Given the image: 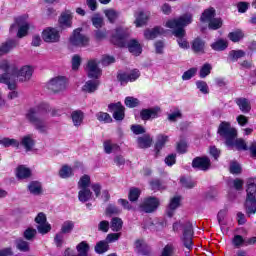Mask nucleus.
Instances as JSON below:
<instances>
[{
    "instance_id": "obj_1",
    "label": "nucleus",
    "mask_w": 256,
    "mask_h": 256,
    "mask_svg": "<svg viewBox=\"0 0 256 256\" xmlns=\"http://www.w3.org/2000/svg\"><path fill=\"white\" fill-rule=\"evenodd\" d=\"M49 113H51L52 117H59L61 115V110L51 108L48 103L42 102L28 110L26 119L33 125L38 133L45 134L49 131V126L47 124Z\"/></svg>"
},
{
    "instance_id": "obj_2",
    "label": "nucleus",
    "mask_w": 256,
    "mask_h": 256,
    "mask_svg": "<svg viewBox=\"0 0 256 256\" xmlns=\"http://www.w3.org/2000/svg\"><path fill=\"white\" fill-rule=\"evenodd\" d=\"M33 77V67L23 66L20 70L15 67H11L7 60L0 61V83L7 85L10 91L17 89L15 79L25 82L29 81Z\"/></svg>"
},
{
    "instance_id": "obj_3",
    "label": "nucleus",
    "mask_w": 256,
    "mask_h": 256,
    "mask_svg": "<svg viewBox=\"0 0 256 256\" xmlns=\"http://www.w3.org/2000/svg\"><path fill=\"white\" fill-rule=\"evenodd\" d=\"M193 23V15L184 14L178 19L168 20L165 27L174 29L173 35L177 37V43L181 49H189V42L185 39V28Z\"/></svg>"
},
{
    "instance_id": "obj_4",
    "label": "nucleus",
    "mask_w": 256,
    "mask_h": 256,
    "mask_svg": "<svg viewBox=\"0 0 256 256\" xmlns=\"http://www.w3.org/2000/svg\"><path fill=\"white\" fill-rule=\"evenodd\" d=\"M182 229L181 241L188 251L193 249V224L189 221H179L173 224V231Z\"/></svg>"
},
{
    "instance_id": "obj_5",
    "label": "nucleus",
    "mask_w": 256,
    "mask_h": 256,
    "mask_svg": "<svg viewBox=\"0 0 256 256\" xmlns=\"http://www.w3.org/2000/svg\"><path fill=\"white\" fill-rule=\"evenodd\" d=\"M246 201L245 209L248 215H255L256 213V180L250 178L247 180V189H246Z\"/></svg>"
},
{
    "instance_id": "obj_6",
    "label": "nucleus",
    "mask_w": 256,
    "mask_h": 256,
    "mask_svg": "<svg viewBox=\"0 0 256 256\" xmlns=\"http://www.w3.org/2000/svg\"><path fill=\"white\" fill-rule=\"evenodd\" d=\"M218 135L225 139L227 147H233L235 139H237V129L232 127L229 122H222L218 127Z\"/></svg>"
},
{
    "instance_id": "obj_7",
    "label": "nucleus",
    "mask_w": 256,
    "mask_h": 256,
    "mask_svg": "<svg viewBox=\"0 0 256 256\" xmlns=\"http://www.w3.org/2000/svg\"><path fill=\"white\" fill-rule=\"evenodd\" d=\"M47 87L53 93H63L67 89V79L63 76H56L47 83Z\"/></svg>"
},
{
    "instance_id": "obj_8",
    "label": "nucleus",
    "mask_w": 256,
    "mask_h": 256,
    "mask_svg": "<svg viewBox=\"0 0 256 256\" xmlns=\"http://www.w3.org/2000/svg\"><path fill=\"white\" fill-rule=\"evenodd\" d=\"M70 44L73 47H88L89 37L81 33V28H77L73 31L72 37H70Z\"/></svg>"
},
{
    "instance_id": "obj_9",
    "label": "nucleus",
    "mask_w": 256,
    "mask_h": 256,
    "mask_svg": "<svg viewBox=\"0 0 256 256\" xmlns=\"http://www.w3.org/2000/svg\"><path fill=\"white\" fill-rule=\"evenodd\" d=\"M161 202L157 197H148L140 204V209L144 213H155L156 209H159Z\"/></svg>"
},
{
    "instance_id": "obj_10",
    "label": "nucleus",
    "mask_w": 256,
    "mask_h": 256,
    "mask_svg": "<svg viewBox=\"0 0 256 256\" xmlns=\"http://www.w3.org/2000/svg\"><path fill=\"white\" fill-rule=\"evenodd\" d=\"M139 77H141V72H139L137 69H134L130 72H119L117 75V79L121 85L133 83V81H137Z\"/></svg>"
},
{
    "instance_id": "obj_11",
    "label": "nucleus",
    "mask_w": 256,
    "mask_h": 256,
    "mask_svg": "<svg viewBox=\"0 0 256 256\" xmlns=\"http://www.w3.org/2000/svg\"><path fill=\"white\" fill-rule=\"evenodd\" d=\"M100 63L101 62L97 59H91L88 61L86 72L90 79H99V77H101V68H99Z\"/></svg>"
},
{
    "instance_id": "obj_12",
    "label": "nucleus",
    "mask_w": 256,
    "mask_h": 256,
    "mask_svg": "<svg viewBox=\"0 0 256 256\" xmlns=\"http://www.w3.org/2000/svg\"><path fill=\"white\" fill-rule=\"evenodd\" d=\"M35 223H37V229L41 235H46V233H49V231H51V224L47 222V216L45 215V213H38L35 218Z\"/></svg>"
},
{
    "instance_id": "obj_13",
    "label": "nucleus",
    "mask_w": 256,
    "mask_h": 256,
    "mask_svg": "<svg viewBox=\"0 0 256 256\" xmlns=\"http://www.w3.org/2000/svg\"><path fill=\"white\" fill-rule=\"evenodd\" d=\"M42 39L45 43H59L61 35L56 28L48 27L42 31Z\"/></svg>"
},
{
    "instance_id": "obj_14",
    "label": "nucleus",
    "mask_w": 256,
    "mask_h": 256,
    "mask_svg": "<svg viewBox=\"0 0 256 256\" xmlns=\"http://www.w3.org/2000/svg\"><path fill=\"white\" fill-rule=\"evenodd\" d=\"M192 167L198 171H209L211 169V160L208 157H196L192 161Z\"/></svg>"
},
{
    "instance_id": "obj_15",
    "label": "nucleus",
    "mask_w": 256,
    "mask_h": 256,
    "mask_svg": "<svg viewBox=\"0 0 256 256\" xmlns=\"http://www.w3.org/2000/svg\"><path fill=\"white\" fill-rule=\"evenodd\" d=\"M108 109L113 112V118L116 121H123L125 119V107L121 105V102L109 104Z\"/></svg>"
},
{
    "instance_id": "obj_16",
    "label": "nucleus",
    "mask_w": 256,
    "mask_h": 256,
    "mask_svg": "<svg viewBox=\"0 0 256 256\" xmlns=\"http://www.w3.org/2000/svg\"><path fill=\"white\" fill-rule=\"evenodd\" d=\"M159 113H161V108L156 106L150 109H143L140 112V117L143 121H149V119H157V117H159Z\"/></svg>"
},
{
    "instance_id": "obj_17",
    "label": "nucleus",
    "mask_w": 256,
    "mask_h": 256,
    "mask_svg": "<svg viewBox=\"0 0 256 256\" xmlns=\"http://www.w3.org/2000/svg\"><path fill=\"white\" fill-rule=\"evenodd\" d=\"M161 35H165V29L161 26H156L144 31V37L148 40L157 39V37H161Z\"/></svg>"
},
{
    "instance_id": "obj_18",
    "label": "nucleus",
    "mask_w": 256,
    "mask_h": 256,
    "mask_svg": "<svg viewBox=\"0 0 256 256\" xmlns=\"http://www.w3.org/2000/svg\"><path fill=\"white\" fill-rule=\"evenodd\" d=\"M179 205H181V197L176 196L172 198L166 210V214L169 217H173V215H175V210L179 207Z\"/></svg>"
},
{
    "instance_id": "obj_19",
    "label": "nucleus",
    "mask_w": 256,
    "mask_h": 256,
    "mask_svg": "<svg viewBox=\"0 0 256 256\" xmlns=\"http://www.w3.org/2000/svg\"><path fill=\"white\" fill-rule=\"evenodd\" d=\"M71 119L74 127H81L83 125V119H85V113L81 110H75L71 113Z\"/></svg>"
},
{
    "instance_id": "obj_20",
    "label": "nucleus",
    "mask_w": 256,
    "mask_h": 256,
    "mask_svg": "<svg viewBox=\"0 0 256 256\" xmlns=\"http://www.w3.org/2000/svg\"><path fill=\"white\" fill-rule=\"evenodd\" d=\"M134 17L136 27H143V25H147V21H149V15L143 11L136 12Z\"/></svg>"
},
{
    "instance_id": "obj_21",
    "label": "nucleus",
    "mask_w": 256,
    "mask_h": 256,
    "mask_svg": "<svg viewBox=\"0 0 256 256\" xmlns=\"http://www.w3.org/2000/svg\"><path fill=\"white\" fill-rule=\"evenodd\" d=\"M127 47L128 51H130L132 55L139 56V54L143 51V49L141 48V44H139V41L135 39L128 41Z\"/></svg>"
},
{
    "instance_id": "obj_22",
    "label": "nucleus",
    "mask_w": 256,
    "mask_h": 256,
    "mask_svg": "<svg viewBox=\"0 0 256 256\" xmlns=\"http://www.w3.org/2000/svg\"><path fill=\"white\" fill-rule=\"evenodd\" d=\"M78 199L81 203H87V201H91L93 197V192L89 188H79Z\"/></svg>"
},
{
    "instance_id": "obj_23",
    "label": "nucleus",
    "mask_w": 256,
    "mask_h": 256,
    "mask_svg": "<svg viewBox=\"0 0 256 256\" xmlns=\"http://www.w3.org/2000/svg\"><path fill=\"white\" fill-rule=\"evenodd\" d=\"M235 103L242 113H249V111H251V102H249L247 98H237Z\"/></svg>"
},
{
    "instance_id": "obj_24",
    "label": "nucleus",
    "mask_w": 256,
    "mask_h": 256,
    "mask_svg": "<svg viewBox=\"0 0 256 256\" xmlns=\"http://www.w3.org/2000/svg\"><path fill=\"white\" fill-rule=\"evenodd\" d=\"M73 20V14H71L69 11H66L61 14L59 18V23L61 27H71Z\"/></svg>"
},
{
    "instance_id": "obj_25",
    "label": "nucleus",
    "mask_w": 256,
    "mask_h": 256,
    "mask_svg": "<svg viewBox=\"0 0 256 256\" xmlns=\"http://www.w3.org/2000/svg\"><path fill=\"white\" fill-rule=\"evenodd\" d=\"M97 89H99L98 80H88L82 87V91H85V93H95Z\"/></svg>"
},
{
    "instance_id": "obj_26",
    "label": "nucleus",
    "mask_w": 256,
    "mask_h": 256,
    "mask_svg": "<svg viewBox=\"0 0 256 256\" xmlns=\"http://www.w3.org/2000/svg\"><path fill=\"white\" fill-rule=\"evenodd\" d=\"M17 47V42L15 40H8L3 43L0 47V55H7L9 51Z\"/></svg>"
},
{
    "instance_id": "obj_27",
    "label": "nucleus",
    "mask_w": 256,
    "mask_h": 256,
    "mask_svg": "<svg viewBox=\"0 0 256 256\" xmlns=\"http://www.w3.org/2000/svg\"><path fill=\"white\" fill-rule=\"evenodd\" d=\"M137 141L138 147H140V149H148V147H151L153 143V139H151L149 134L139 137Z\"/></svg>"
},
{
    "instance_id": "obj_28",
    "label": "nucleus",
    "mask_w": 256,
    "mask_h": 256,
    "mask_svg": "<svg viewBox=\"0 0 256 256\" xmlns=\"http://www.w3.org/2000/svg\"><path fill=\"white\" fill-rule=\"evenodd\" d=\"M134 245L137 253H140L141 255H148L150 249L147 243H145V241L136 240Z\"/></svg>"
},
{
    "instance_id": "obj_29",
    "label": "nucleus",
    "mask_w": 256,
    "mask_h": 256,
    "mask_svg": "<svg viewBox=\"0 0 256 256\" xmlns=\"http://www.w3.org/2000/svg\"><path fill=\"white\" fill-rule=\"evenodd\" d=\"M21 145L26 151H31L35 146V140H33V135H26L22 137Z\"/></svg>"
},
{
    "instance_id": "obj_30",
    "label": "nucleus",
    "mask_w": 256,
    "mask_h": 256,
    "mask_svg": "<svg viewBox=\"0 0 256 256\" xmlns=\"http://www.w3.org/2000/svg\"><path fill=\"white\" fill-rule=\"evenodd\" d=\"M214 19H215V10L213 8L206 9L202 13V16L200 17V21H202V23H210Z\"/></svg>"
},
{
    "instance_id": "obj_31",
    "label": "nucleus",
    "mask_w": 256,
    "mask_h": 256,
    "mask_svg": "<svg viewBox=\"0 0 256 256\" xmlns=\"http://www.w3.org/2000/svg\"><path fill=\"white\" fill-rule=\"evenodd\" d=\"M169 141V136L167 135H163V134H159L156 138V144H155V149L157 151V153H159V151H161V149H163L165 147V144Z\"/></svg>"
},
{
    "instance_id": "obj_32",
    "label": "nucleus",
    "mask_w": 256,
    "mask_h": 256,
    "mask_svg": "<svg viewBox=\"0 0 256 256\" xmlns=\"http://www.w3.org/2000/svg\"><path fill=\"white\" fill-rule=\"evenodd\" d=\"M75 229V222L71 220L64 221L61 225L60 233L63 235H69Z\"/></svg>"
},
{
    "instance_id": "obj_33",
    "label": "nucleus",
    "mask_w": 256,
    "mask_h": 256,
    "mask_svg": "<svg viewBox=\"0 0 256 256\" xmlns=\"http://www.w3.org/2000/svg\"><path fill=\"white\" fill-rule=\"evenodd\" d=\"M194 53H205V42L201 38H196L192 43Z\"/></svg>"
},
{
    "instance_id": "obj_34",
    "label": "nucleus",
    "mask_w": 256,
    "mask_h": 256,
    "mask_svg": "<svg viewBox=\"0 0 256 256\" xmlns=\"http://www.w3.org/2000/svg\"><path fill=\"white\" fill-rule=\"evenodd\" d=\"M110 229L116 233L121 231V229H123V220L119 217L112 218L110 222Z\"/></svg>"
},
{
    "instance_id": "obj_35",
    "label": "nucleus",
    "mask_w": 256,
    "mask_h": 256,
    "mask_svg": "<svg viewBox=\"0 0 256 256\" xmlns=\"http://www.w3.org/2000/svg\"><path fill=\"white\" fill-rule=\"evenodd\" d=\"M129 37V29L117 28L115 34H113V39L117 41H123Z\"/></svg>"
},
{
    "instance_id": "obj_36",
    "label": "nucleus",
    "mask_w": 256,
    "mask_h": 256,
    "mask_svg": "<svg viewBox=\"0 0 256 256\" xmlns=\"http://www.w3.org/2000/svg\"><path fill=\"white\" fill-rule=\"evenodd\" d=\"M227 47H229V44L227 43V40H217L216 42L211 44V48L214 51H225V49H227Z\"/></svg>"
},
{
    "instance_id": "obj_37",
    "label": "nucleus",
    "mask_w": 256,
    "mask_h": 256,
    "mask_svg": "<svg viewBox=\"0 0 256 256\" xmlns=\"http://www.w3.org/2000/svg\"><path fill=\"white\" fill-rule=\"evenodd\" d=\"M16 176L18 179H27L31 177V170L25 166H20L17 168Z\"/></svg>"
},
{
    "instance_id": "obj_38",
    "label": "nucleus",
    "mask_w": 256,
    "mask_h": 256,
    "mask_svg": "<svg viewBox=\"0 0 256 256\" xmlns=\"http://www.w3.org/2000/svg\"><path fill=\"white\" fill-rule=\"evenodd\" d=\"M89 187H91V177L85 174L78 181V189H89Z\"/></svg>"
},
{
    "instance_id": "obj_39",
    "label": "nucleus",
    "mask_w": 256,
    "mask_h": 256,
    "mask_svg": "<svg viewBox=\"0 0 256 256\" xmlns=\"http://www.w3.org/2000/svg\"><path fill=\"white\" fill-rule=\"evenodd\" d=\"M59 177H61V179H69V177H73V168L68 165L62 166L59 171Z\"/></svg>"
},
{
    "instance_id": "obj_40",
    "label": "nucleus",
    "mask_w": 256,
    "mask_h": 256,
    "mask_svg": "<svg viewBox=\"0 0 256 256\" xmlns=\"http://www.w3.org/2000/svg\"><path fill=\"white\" fill-rule=\"evenodd\" d=\"M245 51L243 50H232L228 54V58L232 61H239V59H242V57H245Z\"/></svg>"
},
{
    "instance_id": "obj_41",
    "label": "nucleus",
    "mask_w": 256,
    "mask_h": 256,
    "mask_svg": "<svg viewBox=\"0 0 256 256\" xmlns=\"http://www.w3.org/2000/svg\"><path fill=\"white\" fill-rule=\"evenodd\" d=\"M213 69V66L209 63H205L199 71V77L200 79H205V77H208V75H211V71Z\"/></svg>"
},
{
    "instance_id": "obj_42",
    "label": "nucleus",
    "mask_w": 256,
    "mask_h": 256,
    "mask_svg": "<svg viewBox=\"0 0 256 256\" xmlns=\"http://www.w3.org/2000/svg\"><path fill=\"white\" fill-rule=\"evenodd\" d=\"M95 251L99 255H101L102 253H106V251H109V243L107 242V240H102L98 242L95 246Z\"/></svg>"
},
{
    "instance_id": "obj_43",
    "label": "nucleus",
    "mask_w": 256,
    "mask_h": 256,
    "mask_svg": "<svg viewBox=\"0 0 256 256\" xmlns=\"http://www.w3.org/2000/svg\"><path fill=\"white\" fill-rule=\"evenodd\" d=\"M28 189L32 195H41L43 188L39 182H31L28 186Z\"/></svg>"
},
{
    "instance_id": "obj_44",
    "label": "nucleus",
    "mask_w": 256,
    "mask_h": 256,
    "mask_svg": "<svg viewBox=\"0 0 256 256\" xmlns=\"http://www.w3.org/2000/svg\"><path fill=\"white\" fill-rule=\"evenodd\" d=\"M96 119L101 123H113V118L107 112H98L96 114Z\"/></svg>"
},
{
    "instance_id": "obj_45",
    "label": "nucleus",
    "mask_w": 256,
    "mask_h": 256,
    "mask_svg": "<svg viewBox=\"0 0 256 256\" xmlns=\"http://www.w3.org/2000/svg\"><path fill=\"white\" fill-rule=\"evenodd\" d=\"M103 147L105 153H107L108 155H111V153H113L114 150L119 149V145L111 143V140H106L103 143Z\"/></svg>"
},
{
    "instance_id": "obj_46",
    "label": "nucleus",
    "mask_w": 256,
    "mask_h": 256,
    "mask_svg": "<svg viewBox=\"0 0 256 256\" xmlns=\"http://www.w3.org/2000/svg\"><path fill=\"white\" fill-rule=\"evenodd\" d=\"M91 21H92V25L96 29H101V27L105 25V22L103 21V17H101V15L99 14H95L94 16H92Z\"/></svg>"
},
{
    "instance_id": "obj_47",
    "label": "nucleus",
    "mask_w": 256,
    "mask_h": 256,
    "mask_svg": "<svg viewBox=\"0 0 256 256\" xmlns=\"http://www.w3.org/2000/svg\"><path fill=\"white\" fill-rule=\"evenodd\" d=\"M104 13L110 23H115L119 17V12L115 11L114 9L105 10Z\"/></svg>"
},
{
    "instance_id": "obj_48",
    "label": "nucleus",
    "mask_w": 256,
    "mask_h": 256,
    "mask_svg": "<svg viewBox=\"0 0 256 256\" xmlns=\"http://www.w3.org/2000/svg\"><path fill=\"white\" fill-rule=\"evenodd\" d=\"M76 249L80 255L88 256L87 253H89V244H87L85 241H82L76 246Z\"/></svg>"
},
{
    "instance_id": "obj_49",
    "label": "nucleus",
    "mask_w": 256,
    "mask_h": 256,
    "mask_svg": "<svg viewBox=\"0 0 256 256\" xmlns=\"http://www.w3.org/2000/svg\"><path fill=\"white\" fill-rule=\"evenodd\" d=\"M0 145H3V147H19V141L16 139L3 138L0 140Z\"/></svg>"
},
{
    "instance_id": "obj_50",
    "label": "nucleus",
    "mask_w": 256,
    "mask_h": 256,
    "mask_svg": "<svg viewBox=\"0 0 256 256\" xmlns=\"http://www.w3.org/2000/svg\"><path fill=\"white\" fill-rule=\"evenodd\" d=\"M228 37H229L230 41H233V43H238V41L240 39H243L244 34L241 30H236L234 32H230L228 34Z\"/></svg>"
},
{
    "instance_id": "obj_51",
    "label": "nucleus",
    "mask_w": 256,
    "mask_h": 256,
    "mask_svg": "<svg viewBox=\"0 0 256 256\" xmlns=\"http://www.w3.org/2000/svg\"><path fill=\"white\" fill-rule=\"evenodd\" d=\"M208 27L213 31H217V29H221V27H223V20H221V18H214L209 22Z\"/></svg>"
},
{
    "instance_id": "obj_52",
    "label": "nucleus",
    "mask_w": 256,
    "mask_h": 256,
    "mask_svg": "<svg viewBox=\"0 0 256 256\" xmlns=\"http://www.w3.org/2000/svg\"><path fill=\"white\" fill-rule=\"evenodd\" d=\"M196 87L198 90H200L203 95H208L209 93V85H207V82L203 80L196 81Z\"/></svg>"
},
{
    "instance_id": "obj_53",
    "label": "nucleus",
    "mask_w": 256,
    "mask_h": 256,
    "mask_svg": "<svg viewBox=\"0 0 256 256\" xmlns=\"http://www.w3.org/2000/svg\"><path fill=\"white\" fill-rule=\"evenodd\" d=\"M125 105H126V107H129L130 109L139 107V99L128 96L125 99Z\"/></svg>"
},
{
    "instance_id": "obj_54",
    "label": "nucleus",
    "mask_w": 256,
    "mask_h": 256,
    "mask_svg": "<svg viewBox=\"0 0 256 256\" xmlns=\"http://www.w3.org/2000/svg\"><path fill=\"white\" fill-rule=\"evenodd\" d=\"M195 75H197V68H190L189 70L183 73L182 80L189 81L190 79H193Z\"/></svg>"
},
{
    "instance_id": "obj_55",
    "label": "nucleus",
    "mask_w": 256,
    "mask_h": 256,
    "mask_svg": "<svg viewBox=\"0 0 256 256\" xmlns=\"http://www.w3.org/2000/svg\"><path fill=\"white\" fill-rule=\"evenodd\" d=\"M180 183L182 187H185V189H193V187L196 185L195 181H192L191 178L186 177H182L180 179Z\"/></svg>"
},
{
    "instance_id": "obj_56",
    "label": "nucleus",
    "mask_w": 256,
    "mask_h": 256,
    "mask_svg": "<svg viewBox=\"0 0 256 256\" xmlns=\"http://www.w3.org/2000/svg\"><path fill=\"white\" fill-rule=\"evenodd\" d=\"M233 147H236L238 151H247V143H245V140L243 139H234V145Z\"/></svg>"
},
{
    "instance_id": "obj_57",
    "label": "nucleus",
    "mask_w": 256,
    "mask_h": 256,
    "mask_svg": "<svg viewBox=\"0 0 256 256\" xmlns=\"http://www.w3.org/2000/svg\"><path fill=\"white\" fill-rule=\"evenodd\" d=\"M140 195H141V190H139L138 188H131L128 194V198L130 201H137Z\"/></svg>"
},
{
    "instance_id": "obj_58",
    "label": "nucleus",
    "mask_w": 256,
    "mask_h": 256,
    "mask_svg": "<svg viewBox=\"0 0 256 256\" xmlns=\"http://www.w3.org/2000/svg\"><path fill=\"white\" fill-rule=\"evenodd\" d=\"M175 253V247H173L172 244H167L161 252L160 256H173V254Z\"/></svg>"
},
{
    "instance_id": "obj_59",
    "label": "nucleus",
    "mask_w": 256,
    "mask_h": 256,
    "mask_svg": "<svg viewBox=\"0 0 256 256\" xmlns=\"http://www.w3.org/2000/svg\"><path fill=\"white\" fill-rule=\"evenodd\" d=\"M27 31H29V23H24L19 26L17 37L19 39H22V37H25L27 35Z\"/></svg>"
},
{
    "instance_id": "obj_60",
    "label": "nucleus",
    "mask_w": 256,
    "mask_h": 256,
    "mask_svg": "<svg viewBox=\"0 0 256 256\" xmlns=\"http://www.w3.org/2000/svg\"><path fill=\"white\" fill-rule=\"evenodd\" d=\"M121 209L113 204H109L106 208V215H119Z\"/></svg>"
},
{
    "instance_id": "obj_61",
    "label": "nucleus",
    "mask_w": 256,
    "mask_h": 256,
    "mask_svg": "<svg viewBox=\"0 0 256 256\" xmlns=\"http://www.w3.org/2000/svg\"><path fill=\"white\" fill-rule=\"evenodd\" d=\"M182 117H183V114L181 113V111L178 110L168 114V121H170L171 123H175L177 119H181Z\"/></svg>"
},
{
    "instance_id": "obj_62",
    "label": "nucleus",
    "mask_w": 256,
    "mask_h": 256,
    "mask_svg": "<svg viewBox=\"0 0 256 256\" xmlns=\"http://www.w3.org/2000/svg\"><path fill=\"white\" fill-rule=\"evenodd\" d=\"M17 249L19 251H23L24 253L29 251V242L24 241V240H19L16 244Z\"/></svg>"
},
{
    "instance_id": "obj_63",
    "label": "nucleus",
    "mask_w": 256,
    "mask_h": 256,
    "mask_svg": "<svg viewBox=\"0 0 256 256\" xmlns=\"http://www.w3.org/2000/svg\"><path fill=\"white\" fill-rule=\"evenodd\" d=\"M230 173H232V175H239L241 173V165L237 162H232L230 164Z\"/></svg>"
},
{
    "instance_id": "obj_64",
    "label": "nucleus",
    "mask_w": 256,
    "mask_h": 256,
    "mask_svg": "<svg viewBox=\"0 0 256 256\" xmlns=\"http://www.w3.org/2000/svg\"><path fill=\"white\" fill-rule=\"evenodd\" d=\"M35 235H37V230H35L33 228H27L24 231V237L27 239V241H31V239H33V237H35Z\"/></svg>"
}]
</instances>
